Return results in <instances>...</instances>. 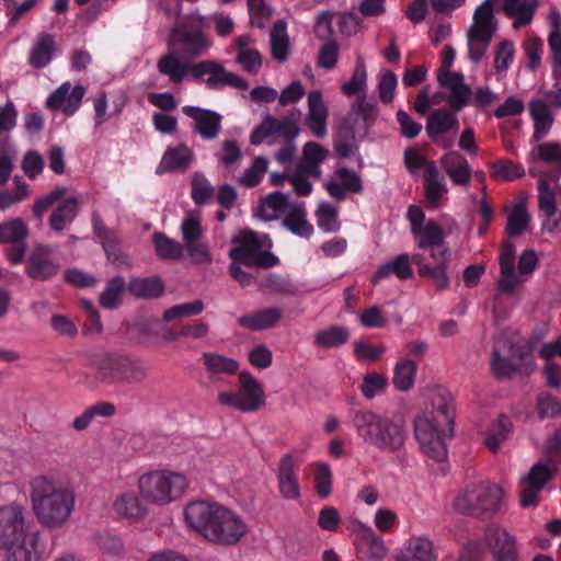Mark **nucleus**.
Instances as JSON below:
<instances>
[{"label":"nucleus","mask_w":561,"mask_h":561,"mask_svg":"<svg viewBox=\"0 0 561 561\" xmlns=\"http://www.w3.org/2000/svg\"><path fill=\"white\" fill-rule=\"evenodd\" d=\"M493 1L485 0L474 11L473 23L469 33L493 37L497 28V23L493 14Z\"/></svg>","instance_id":"nucleus-35"},{"label":"nucleus","mask_w":561,"mask_h":561,"mask_svg":"<svg viewBox=\"0 0 561 561\" xmlns=\"http://www.w3.org/2000/svg\"><path fill=\"white\" fill-rule=\"evenodd\" d=\"M507 213V224H506V232L511 237L520 236L528 226L529 222V214L527 213L526 205L524 202H519L513 205L510 209H506Z\"/></svg>","instance_id":"nucleus-49"},{"label":"nucleus","mask_w":561,"mask_h":561,"mask_svg":"<svg viewBox=\"0 0 561 561\" xmlns=\"http://www.w3.org/2000/svg\"><path fill=\"white\" fill-rule=\"evenodd\" d=\"M183 114L194 121V130L205 140L215 139L221 129V116L210 110L185 105Z\"/></svg>","instance_id":"nucleus-22"},{"label":"nucleus","mask_w":561,"mask_h":561,"mask_svg":"<svg viewBox=\"0 0 561 561\" xmlns=\"http://www.w3.org/2000/svg\"><path fill=\"white\" fill-rule=\"evenodd\" d=\"M187 488L185 474L167 468L144 472L137 481L141 499L153 506H167L180 500Z\"/></svg>","instance_id":"nucleus-7"},{"label":"nucleus","mask_w":561,"mask_h":561,"mask_svg":"<svg viewBox=\"0 0 561 561\" xmlns=\"http://www.w3.org/2000/svg\"><path fill=\"white\" fill-rule=\"evenodd\" d=\"M205 306L202 300H194L181 305L173 306L163 312V320L167 322L175 319L197 316L203 312Z\"/></svg>","instance_id":"nucleus-59"},{"label":"nucleus","mask_w":561,"mask_h":561,"mask_svg":"<svg viewBox=\"0 0 561 561\" xmlns=\"http://www.w3.org/2000/svg\"><path fill=\"white\" fill-rule=\"evenodd\" d=\"M396 558H407L409 561H436L433 542L426 537H411L404 545V550Z\"/></svg>","instance_id":"nucleus-38"},{"label":"nucleus","mask_w":561,"mask_h":561,"mask_svg":"<svg viewBox=\"0 0 561 561\" xmlns=\"http://www.w3.org/2000/svg\"><path fill=\"white\" fill-rule=\"evenodd\" d=\"M88 366L93 371L90 383L94 386L137 385L145 381L148 376L141 358L122 352L92 354L88 359Z\"/></svg>","instance_id":"nucleus-5"},{"label":"nucleus","mask_w":561,"mask_h":561,"mask_svg":"<svg viewBox=\"0 0 561 561\" xmlns=\"http://www.w3.org/2000/svg\"><path fill=\"white\" fill-rule=\"evenodd\" d=\"M524 168L511 160H499L491 167V175L493 178L513 181L524 175Z\"/></svg>","instance_id":"nucleus-61"},{"label":"nucleus","mask_w":561,"mask_h":561,"mask_svg":"<svg viewBox=\"0 0 561 561\" xmlns=\"http://www.w3.org/2000/svg\"><path fill=\"white\" fill-rule=\"evenodd\" d=\"M557 461L545 458L534 463L526 476L519 480V504L522 507H535L539 503V494L553 478Z\"/></svg>","instance_id":"nucleus-13"},{"label":"nucleus","mask_w":561,"mask_h":561,"mask_svg":"<svg viewBox=\"0 0 561 561\" xmlns=\"http://www.w3.org/2000/svg\"><path fill=\"white\" fill-rule=\"evenodd\" d=\"M317 226L325 233H333L340 230L339 209L334 205L322 202L316 210Z\"/></svg>","instance_id":"nucleus-50"},{"label":"nucleus","mask_w":561,"mask_h":561,"mask_svg":"<svg viewBox=\"0 0 561 561\" xmlns=\"http://www.w3.org/2000/svg\"><path fill=\"white\" fill-rule=\"evenodd\" d=\"M80 199L78 196H70L62 201L51 213L49 227L57 232L67 228L77 217Z\"/></svg>","instance_id":"nucleus-39"},{"label":"nucleus","mask_w":561,"mask_h":561,"mask_svg":"<svg viewBox=\"0 0 561 561\" xmlns=\"http://www.w3.org/2000/svg\"><path fill=\"white\" fill-rule=\"evenodd\" d=\"M404 163L411 173L423 170L424 196L427 207L439 208L447 199L448 186L435 161L428 160L417 150L409 148L404 152Z\"/></svg>","instance_id":"nucleus-11"},{"label":"nucleus","mask_w":561,"mask_h":561,"mask_svg":"<svg viewBox=\"0 0 561 561\" xmlns=\"http://www.w3.org/2000/svg\"><path fill=\"white\" fill-rule=\"evenodd\" d=\"M426 133L431 139L438 142V138L459 129V121L455 113L446 108H436L427 117Z\"/></svg>","instance_id":"nucleus-29"},{"label":"nucleus","mask_w":561,"mask_h":561,"mask_svg":"<svg viewBox=\"0 0 561 561\" xmlns=\"http://www.w3.org/2000/svg\"><path fill=\"white\" fill-rule=\"evenodd\" d=\"M84 94L83 85L72 87L69 81H66L48 95L46 107L72 116L81 106Z\"/></svg>","instance_id":"nucleus-18"},{"label":"nucleus","mask_w":561,"mask_h":561,"mask_svg":"<svg viewBox=\"0 0 561 561\" xmlns=\"http://www.w3.org/2000/svg\"><path fill=\"white\" fill-rule=\"evenodd\" d=\"M536 411L540 420L554 419L561 414V402L550 393H539L536 400Z\"/></svg>","instance_id":"nucleus-60"},{"label":"nucleus","mask_w":561,"mask_h":561,"mask_svg":"<svg viewBox=\"0 0 561 561\" xmlns=\"http://www.w3.org/2000/svg\"><path fill=\"white\" fill-rule=\"evenodd\" d=\"M218 402L243 413H251L265 405L266 397L262 385L249 371H241L238 389L218 393Z\"/></svg>","instance_id":"nucleus-12"},{"label":"nucleus","mask_w":561,"mask_h":561,"mask_svg":"<svg viewBox=\"0 0 561 561\" xmlns=\"http://www.w3.org/2000/svg\"><path fill=\"white\" fill-rule=\"evenodd\" d=\"M367 72L364 59L358 57L355 64L354 72L350 81L342 84L341 90L347 96L355 95L366 88Z\"/></svg>","instance_id":"nucleus-57"},{"label":"nucleus","mask_w":561,"mask_h":561,"mask_svg":"<svg viewBox=\"0 0 561 561\" xmlns=\"http://www.w3.org/2000/svg\"><path fill=\"white\" fill-rule=\"evenodd\" d=\"M417 366L411 359H400L393 367L392 383L399 391L405 392L413 388Z\"/></svg>","instance_id":"nucleus-44"},{"label":"nucleus","mask_w":561,"mask_h":561,"mask_svg":"<svg viewBox=\"0 0 561 561\" xmlns=\"http://www.w3.org/2000/svg\"><path fill=\"white\" fill-rule=\"evenodd\" d=\"M127 289L137 298L154 299L163 294L164 284L158 276L135 277L129 280Z\"/></svg>","instance_id":"nucleus-40"},{"label":"nucleus","mask_w":561,"mask_h":561,"mask_svg":"<svg viewBox=\"0 0 561 561\" xmlns=\"http://www.w3.org/2000/svg\"><path fill=\"white\" fill-rule=\"evenodd\" d=\"M280 318L282 310L279 308H270L240 317L238 322L241 327L252 331H262L275 327Z\"/></svg>","instance_id":"nucleus-41"},{"label":"nucleus","mask_w":561,"mask_h":561,"mask_svg":"<svg viewBox=\"0 0 561 561\" xmlns=\"http://www.w3.org/2000/svg\"><path fill=\"white\" fill-rule=\"evenodd\" d=\"M439 165L456 186H468L471 182V168L458 151H448L439 158Z\"/></svg>","instance_id":"nucleus-26"},{"label":"nucleus","mask_w":561,"mask_h":561,"mask_svg":"<svg viewBox=\"0 0 561 561\" xmlns=\"http://www.w3.org/2000/svg\"><path fill=\"white\" fill-rule=\"evenodd\" d=\"M307 105L306 126L317 138H324L328 134L329 108L321 91H310L307 98Z\"/></svg>","instance_id":"nucleus-21"},{"label":"nucleus","mask_w":561,"mask_h":561,"mask_svg":"<svg viewBox=\"0 0 561 561\" xmlns=\"http://www.w3.org/2000/svg\"><path fill=\"white\" fill-rule=\"evenodd\" d=\"M193 68L194 64L183 60L174 50L161 56L157 61L159 73L176 85L183 83L188 75L193 77Z\"/></svg>","instance_id":"nucleus-25"},{"label":"nucleus","mask_w":561,"mask_h":561,"mask_svg":"<svg viewBox=\"0 0 561 561\" xmlns=\"http://www.w3.org/2000/svg\"><path fill=\"white\" fill-rule=\"evenodd\" d=\"M329 151L317 142H307L297 168L313 178L321 176L320 164L327 159Z\"/></svg>","instance_id":"nucleus-36"},{"label":"nucleus","mask_w":561,"mask_h":561,"mask_svg":"<svg viewBox=\"0 0 561 561\" xmlns=\"http://www.w3.org/2000/svg\"><path fill=\"white\" fill-rule=\"evenodd\" d=\"M439 87L449 93L448 103L455 111H461L471 96V89L465 83V78L458 72H437Z\"/></svg>","instance_id":"nucleus-23"},{"label":"nucleus","mask_w":561,"mask_h":561,"mask_svg":"<svg viewBox=\"0 0 561 561\" xmlns=\"http://www.w3.org/2000/svg\"><path fill=\"white\" fill-rule=\"evenodd\" d=\"M502 500V489L481 481L468 485L454 501V507L463 515L476 517L493 515Z\"/></svg>","instance_id":"nucleus-10"},{"label":"nucleus","mask_w":561,"mask_h":561,"mask_svg":"<svg viewBox=\"0 0 561 561\" xmlns=\"http://www.w3.org/2000/svg\"><path fill=\"white\" fill-rule=\"evenodd\" d=\"M60 270L59 262L54 257V249L49 245H38L26 261V274L35 280H46Z\"/></svg>","instance_id":"nucleus-19"},{"label":"nucleus","mask_w":561,"mask_h":561,"mask_svg":"<svg viewBox=\"0 0 561 561\" xmlns=\"http://www.w3.org/2000/svg\"><path fill=\"white\" fill-rule=\"evenodd\" d=\"M203 364L210 375H233L239 369L236 359L213 352L203 354Z\"/></svg>","instance_id":"nucleus-45"},{"label":"nucleus","mask_w":561,"mask_h":561,"mask_svg":"<svg viewBox=\"0 0 561 561\" xmlns=\"http://www.w3.org/2000/svg\"><path fill=\"white\" fill-rule=\"evenodd\" d=\"M157 255L162 260L179 261L184 257V247L162 232L152 236Z\"/></svg>","instance_id":"nucleus-47"},{"label":"nucleus","mask_w":561,"mask_h":561,"mask_svg":"<svg viewBox=\"0 0 561 561\" xmlns=\"http://www.w3.org/2000/svg\"><path fill=\"white\" fill-rule=\"evenodd\" d=\"M204 76H208L205 80L206 85L213 90H219L225 87H232L238 90H247L248 82L224 68V66L215 60H203L194 64L193 79L199 80Z\"/></svg>","instance_id":"nucleus-14"},{"label":"nucleus","mask_w":561,"mask_h":561,"mask_svg":"<svg viewBox=\"0 0 561 561\" xmlns=\"http://www.w3.org/2000/svg\"><path fill=\"white\" fill-rule=\"evenodd\" d=\"M56 41L55 36L47 33H39L28 53V65L34 69H42L47 67L55 55Z\"/></svg>","instance_id":"nucleus-30"},{"label":"nucleus","mask_w":561,"mask_h":561,"mask_svg":"<svg viewBox=\"0 0 561 561\" xmlns=\"http://www.w3.org/2000/svg\"><path fill=\"white\" fill-rule=\"evenodd\" d=\"M28 500L41 526L59 529L66 526L75 512V489L48 474H36L28 480Z\"/></svg>","instance_id":"nucleus-2"},{"label":"nucleus","mask_w":561,"mask_h":561,"mask_svg":"<svg viewBox=\"0 0 561 561\" xmlns=\"http://www.w3.org/2000/svg\"><path fill=\"white\" fill-rule=\"evenodd\" d=\"M28 229L23 220L13 219L0 225V243L24 242Z\"/></svg>","instance_id":"nucleus-56"},{"label":"nucleus","mask_w":561,"mask_h":561,"mask_svg":"<svg viewBox=\"0 0 561 561\" xmlns=\"http://www.w3.org/2000/svg\"><path fill=\"white\" fill-rule=\"evenodd\" d=\"M391 275H396L400 279H408L413 276L410 255L408 253H401L380 265L371 280L376 284Z\"/></svg>","instance_id":"nucleus-33"},{"label":"nucleus","mask_w":561,"mask_h":561,"mask_svg":"<svg viewBox=\"0 0 561 561\" xmlns=\"http://www.w3.org/2000/svg\"><path fill=\"white\" fill-rule=\"evenodd\" d=\"M484 538L495 561H518L515 537L506 529L490 526L485 529Z\"/></svg>","instance_id":"nucleus-20"},{"label":"nucleus","mask_w":561,"mask_h":561,"mask_svg":"<svg viewBox=\"0 0 561 561\" xmlns=\"http://www.w3.org/2000/svg\"><path fill=\"white\" fill-rule=\"evenodd\" d=\"M299 116L300 112L298 110H294L282 119L274 118L275 125H273V127L275 129V134H280L286 140H295L300 133V128L297 125Z\"/></svg>","instance_id":"nucleus-58"},{"label":"nucleus","mask_w":561,"mask_h":561,"mask_svg":"<svg viewBox=\"0 0 561 561\" xmlns=\"http://www.w3.org/2000/svg\"><path fill=\"white\" fill-rule=\"evenodd\" d=\"M192 199L197 205L205 204L214 195V186L202 173H195L192 179Z\"/></svg>","instance_id":"nucleus-62"},{"label":"nucleus","mask_w":561,"mask_h":561,"mask_svg":"<svg viewBox=\"0 0 561 561\" xmlns=\"http://www.w3.org/2000/svg\"><path fill=\"white\" fill-rule=\"evenodd\" d=\"M511 430V420L505 415H500V417L491 425L486 434L485 446L490 450L496 451L500 445L507 438Z\"/></svg>","instance_id":"nucleus-51"},{"label":"nucleus","mask_w":561,"mask_h":561,"mask_svg":"<svg viewBox=\"0 0 561 561\" xmlns=\"http://www.w3.org/2000/svg\"><path fill=\"white\" fill-rule=\"evenodd\" d=\"M313 468V486L317 495L327 499L333 490V473L327 462L317 461L312 463Z\"/></svg>","instance_id":"nucleus-48"},{"label":"nucleus","mask_w":561,"mask_h":561,"mask_svg":"<svg viewBox=\"0 0 561 561\" xmlns=\"http://www.w3.org/2000/svg\"><path fill=\"white\" fill-rule=\"evenodd\" d=\"M126 284L122 276L112 278L100 295V305L105 309H115L121 304V295Z\"/></svg>","instance_id":"nucleus-55"},{"label":"nucleus","mask_w":561,"mask_h":561,"mask_svg":"<svg viewBox=\"0 0 561 561\" xmlns=\"http://www.w3.org/2000/svg\"><path fill=\"white\" fill-rule=\"evenodd\" d=\"M416 247L421 250H430L432 260H440L444 255H450L446 245V233L443 227L433 219L412 232Z\"/></svg>","instance_id":"nucleus-17"},{"label":"nucleus","mask_w":561,"mask_h":561,"mask_svg":"<svg viewBox=\"0 0 561 561\" xmlns=\"http://www.w3.org/2000/svg\"><path fill=\"white\" fill-rule=\"evenodd\" d=\"M194 159L192 150L186 145H178L165 150L157 172L185 171Z\"/></svg>","instance_id":"nucleus-32"},{"label":"nucleus","mask_w":561,"mask_h":561,"mask_svg":"<svg viewBox=\"0 0 561 561\" xmlns=\"http://www.w3.org/2000/svg\"><path fill=\"white\" fill-rule=\"evenodd\" d=\"M183 515L190 529L216 546H236L250 530L239 513L213 501H192L185 505Z\"/></svg>","instance_id":"nucleus-1"},{"label":"nucleus","mask_w":561,"mask_h":561,"mask_svg":"<svg viewBox=\"0 0 561 561\" xmlns=\"http://www.w3.org/2000/svg\"><path fill=\"white\" fill-rule=\"evenodd\" d=\"M325 188L331 197L343 201L346 198L348 192L362 193L363 182L355 171L347 168H340L334 172L333 178L325 183Z\"/></svg>","instance_id":"nucleus-24"},{"label":"nucleus","mask_w":561,"mask_h":561,"mask_svg":"<svg viewBox=\"0 0 561 561\" xmlns=\"http://www.w3.org/2000/svg\"><path fill=\"white\" fill-rule=\"evenodd\" d=\"M174 38L182 45L184 51L192 56L202 54L209 46L208 39L197 30L186 27L176 28Z\"/></svg>","instance_id":"nucleus-42"},{"label":"nucleus","mask_w":561,"mask_h":561,"mask_svg":"<svg viewBox=\"0 0 561 561\" xmlns=\"http://www.w3.org/2000/svg\"><path fill=\"white\" fill-rule=\"evenodd\" d=\"M455 405L445 390L437 391L427 408L414 420V433L422 451L436 462L447 459L445 437L454 435Z\"/></svg>","instance_id":"nucleus-3"},{"label":"nucleus","mask_w":561,"mask_h":561,"mask_svg":"<svg viewBox=\"0 0 561 561\" xmlns=\"http://www.w3.org/2000/svg\"><path fill=\"white\" fill-rule=\"evenodd\" d=\"M270 37L273 57L279 62L286 61L289 55V38L287 35V25L283 20L274 24Z\"/></svg>","instance_id":"nucleus-46"},{"label":"nucleus","mask_w":561,"mask_h":561,"mask_svg":"<svg viewBox=\"0 0 561 561\" xmlns=\"http://www.w3.org/2000/svg\"><path fill=\"white\" fill-rule=\"evenodd\" d=\"M295 202L287 194L272 192L260 199L256 215L265 221L284 218Z\"/></svg>","instance_id":"nucleus-28"},{"label":"nucleus","mask_w":561,"mask_h":561,"mask_svg":"<svg viewBox=\"0 0 561 561\" xmlns=\"http://www.w3.org/2000/svg\"><path fill=\"white\" fill-rule=\"evenodd\" d=\"M353 545L357 557L366 561H381L388 553L383 539L371 527L357 522L352 529Z\"/></svg>","instance_id":"nucleus-15"},{"label":"nucleus","mask_w":561,"mask_h":561,"mask_svg":"<svg viewBox=\"0 0 561 561\" xmlns=\"http://www.w3.org/2000/svg\"><path fill=\"white\" fill-rule=\"evenodd\" d=\"M352 424L362 440L385 453H396L405 440V431L401 423L377 414L370 410L354 412Z\"/></svg>","instance_id":"nucleus-6"},{"label":"nucleus","mask_w":561,"mask_h":561,"mask_svg":"<svg viewBox=\"0 0 561 561\" xmlns=\"http://www.w3.org/2000/svg\"><path fill=\"white\" fill-rule=\"evenodd\" d=\"M283 227L291 233L309 239L313 233V227L307 219V209L304 202H295L282 221Z\"/></svg>","instance_id":"nucleus-31"},{"label":"nucleus","mask_w":561,"mask_h":561,"mask_svg":"<svg viewBox=\"0 0 561 561\" xmlns=\"http://www.w3.org/2000/svg\"><path fill=\"white\" fill-rule=\"evenodd\" d=\"M529 113L534 121L533 140H541L550 130L553 118L548 104L539 99H533L529 102Z\"/></svg>","instance_id":"nucleus-37"},{"label":"nucleus","mask_w":561,"mask_h":561,"mask_svg":"<svg viewBox=\"0 0 561 561\" xmlns=\"http://www.w3.org/2000/svg\"><path fill=\"white\" fill-rule=\"evenodd\" d=\"M515 253V245L507 241L503 244L499 255L500 277L497 287L504 294H513L529 278L538 265L536 252L528 249L520 254L516 272Z\"/></svg>","instance_id":"nucleus-8"},{"label":"nucleus","mask_w":561,"mask_h":561,"mask_svg":"<svg viewBox=\"0 0 561 561\" xmlns=\"http://www.w3.org/2000/svg\"><path fill=\"white\" fill-rule=\"evenodd\" d=\"M146 502L141 499L140 493L134 491H126L119 493L113 504L114 513L123 518L131 520H141L148 515Z\"/></svg>","instance_id":"nucleus-27"},{"label":"nucleus","mask_w":561,"mask_h":561,"mask_svg":"<svg viewBox=\"0 0 561 561\" xmlns=\"http://www.w3.org/2000/svg\"><path fill=\"white\" fill-rule=\"evenodd\" d=\"M299 468V461L291 453L284 454L278 460L276 469L277 488L284 500L296 501L301 496Z\"/></svg>","instance_id":"nucleus-16"},{"label":"nucleus","mask_w":561,"mask_h":561,"mask_svg":"<svg viewBox=\"0 0 561 561\" xmlns=\"http://www.w3.org/2000/svg\"><path fill=\"white\" fill-rule=\"evenodd\" d=\"M268 169V160L264 157L253 159L251 165L238 179V184L244 187H254L261 183Z\"/></svg>","instance_id":"nucleus-52"},{"label":"nucleus","mask_w":561,"mask_h":561,"mask_svg":"<svg viewBox=\"0 0 561 561\" xmlns=\"http://www.w3.org/2000/svg\"><path fill=\"white\" fill-rule=\"evenodd\" d=\"M184 253L191 259L194 264H209L213 261L208 245L202 240L182 243Z\"/></svg>","instance_id":"nucleus-63"},{"label":"nucleus","mask_w":561,"mask_h":561,"mask_svg":"<svg viewBox=\"0 0 561 561\" xmlns=\"http://www.w3.org/2000/svg\"><path fill=\"white\" fill-rule=\"evenodd\" d=\"M350 331L342 325H331L314 333L313 344L321 348H336L350 340Z\"/></svg>","instance_id":"nucleus-43"},{"label":"nucleus","mask_w":561,"mask_h":561,"mask_svg":"<svg viewBox=\"0 0 561 561\" xmlns=\"http://www.w3.org/2000/svg\"><path fill=\"white\" fill-rule=\"evenodd\" d=\"M0 549L8 561H38L44 552L42 534L28 529L27 512L20 503L0 505Z\"/></svg>","instance_id":"nucleus-4"},{"label":"nucleus","mask_w":561,"mask_h":561,"mask_svg":"<svg viewBox=\"0 0 561 561\" xmlns=\"http://www.w3.org/2000/svg\"><path fill=\"white\" fill-rule=\"evenodd\" d=\"M94 231L103 245L107 259L113 261V263H122L123 253L121 252L119 242L116 234L113 231H110L98 225L94 226Z\"/></svg>","instance_id":"nucleus-53"},{"label":"nucleus","mask_w":561,"mask_h":561,"mask_svg":"<svg viewBox=\"0 0 561 561\" xmlns=\"http://www.w3.org/2000/svg\"><path fill=\"white\" fill-rule=\"evenodd\" d=\"M233 243L234 247L229 252L232 261L241 262L249 267L263 268L278 264V257L270 252L272 241L265 233L252 230L242 231L233 239Z\"/></svg>","instance_id":"nucleus-9"},{"label":"nucleus","mask_w":561,"mask_h":561,"mask_svg":"<svg viewBox=\"0 0 561 561\" xmlns=\"http://www.w3.org/2000/svg\"><path fill=\"white\" fill-rule=\"evenodd\" d=\"M536 8V0H504L502 5L505 15L514 19V28L528 25L533 21Z\"/></svg>","instance_id":"nucleus-34"},{"label":"nucleus","mask_w":561,"mask_h":561,"mask_svg":"<svg viewBox=\"0 0 561 561\" xmlns=\"http://www.w3.org/2000/svg\"><path fill=\"white\" fill-rule=\"evenodd\" d=\"M450 255H444L440 260H433L436 265L421 266V276L428 277L440 289L447 288L449 285V277L447 275L448 260Z\"/></svg>","instance_id":"nucleus-54"},{"label":"nucleus","mask_w":561,"mask_h":561,"mask_svg":"<svg viewBox=\"0 0 561 561\" xmlns=\"http://www.w3.org/2000/svg\"><path fill=\"white\" fill-rule=\"evenodd\" d=\"M387 385V377L378 373H367L363 378V382L359 389L366 399H373L377 396V393L382 391Z\"/></svg>","instance_id":"nucleus-64"}]
</instances>
